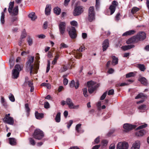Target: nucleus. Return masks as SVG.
<instances>
[{"label": "nucleus", "instance_id": "40", "mask_svg": "<svg viewBox=\"0 0 149 149\" xmlns=\"http://www.w3.org/2000/svg\"><path fill=\"white\" fill-rule=\"evenodd\" d=\"M41 85L42 86H45L49 89L51 88V86L49 83H43L41 84Z\"/></svg>", "mask_w": 149, "mask_h": 149}, {"label": "nucleus", "instance_id": "12", "mask_svg": "<svg viewBox=\"0 0 149 149\" xmlns=\"http://www.w3.org/2000/svg\"><path fill=\"white\" fill-rule=\"evenodd\" d=\"M129 146L127 143L124 142H120L117 145V149H128Z\"/></svg>", "mask_w": 149, "mask_h": 149}, {"label": "nucleus", "instance_id": "37", "mask_svg": "<svg viewBox=\"0 0 149 149\" xmlns=\"http://www.w3.org/2000/svg\"><path fill=\"white\" fill-rule=\"evenodd\" d=\"M9 98L10 100L12 102H14L15 101L14 97L11 93H10L9 95Z\"/></svg>", "mask_w": 149, "mask_h": 149}, {"label": "nucleus", "instance_id": "8", "mask_svg": "<svg viewBox=\"0 0 149 149\" xmlns=\"http://www.w3.org/2000/svg\"><path fill=\"white\" fill-rule=\"evenodd\" d=\"M70 37L72 39L75 38L77 36L76 30L75 28L73 27H69L67 29Z\"/></svg>", "mask_w": 149, "mask_h": 149}, {"label": "nucleus", "instance_id": "64", "mask_svg": "<svg viewBox=\"0 0 149 149\" xmlns=\"http://www.w3.org/2000/svg\"><path fill=\"white\" fill-rule=\"evenodd\" d=\"M82 36L83 39H85L87 37V34L86 33H82Z\"/></svg>", "mask_w": 149, "mask_h": 149}, {"label": "nucleus", "instance_id": "49", "mask_svg": "<svg viewBox=\"0 0 149 149\" xmlns=\"http://www.w3.org/2000/svg\"><path fill=\"white\" fill-rule=\"evenodd\" d=\"M50 61H48V64H47V70H46V72H47V73L50 70Z\"/></svg>", "mask_w": 149, "mask_h": 149}, {"label": "nucleus", "instance_id": "42", "mask_svg": "<svg viewBox=\"0 0 149 149\" xmlns=\"http://www.w3.org/2000/svg\"><path fill=\"white\" fill-rule=\"evenodd\" d=\"M138 67L141 71H143L145 70L144 66L143 65L139 64L138 65Z\"/></svg>", "mask_w": 149, "mask_h": 149}, {"label": "nucleus", "instance_id": "35", "mask_svg": "<svg viewBox=\"0 0 149 149\" xmlns=\"http://www.w3.org/2000/svg\"><path fill=\"white\" fill-rule=\"evenodd\" d=\"M26 36V34L25 30L24 29L22 33L20 38L21 39H24Z\"/></svg>", "mask_w": 149, "mask_h": 149}, {"label": "nucleus", "instance_id": "30", "mask_svg": "<svg viewBox=\"0 0 149 149\" xmlns=\"http://www.w3.org/2000/svg\"><path fill=\"white\" fill-rule=\"evenodd\" d=\"M25 110L27 113V116H29V115L30 109L29 106V105L28 104H26L25 105Z\"/></svg>", "mask_w": 149, "mask_h": 149}, {"label": "nucleus", "instance_id": "16", "mask_svg": "<svg viewBox=\"0 0 149 149\" xmlns=\"http://www.w3.org/2000/svg\"><path fill=\"white\" fill-rule=\"evenodd\" d=\"M3 120L6 123L11 125H13L14 123L13 119L12 117L6 116L3 119Z\"/></svg>", "mask_w": 149, "mask_h": 149}, {"label": "nucleus", "instance_id": "1", "mask_svg": "<svg viewBox=\"0 0 149 149\" xmlns=\"http://www.w3.org/2000/svg\"><path fill=\"white\" fill-rule=\"evenodd\" d=\"M146 37V33L143 31H140L139 32L136 36L129 38L127 41V44L136 43L139 41L143 40Z\"/></svg>", "mask_w": 149, "mask_h": 149}, {"label": "nucleus", "instance_id": "10", "mask_svg": "<svg viewBox=\"0 0 149 149\" xmlns=\"http://www.w3.org/2000/svg\"><path fill=\"white\" fill-rule=\"evenodd\" d=\"M66 23L65 22H61L58 24L59 31L60 35H63L65 33Z\"/></svg>", "mask_w": 149, "mask_h": 149}, {"label": "nucleus", "instance_id": "15", "mask_svg": "<svg viewBox=\"0 0 149 149\" xmlns=\"http://www.w3.org/2000/svg\"><path fill=\"white\" fill-rule=\"evenodd\" d=\"M88 15L90 19H94L95 13L94 11V7L93 6H91L89 8Z\"/></svg>", "mask_w": 149, "mask_h": 149}, {"label": "nucleus", "instance_id": "50", "mask_svg": "<svg viewBox=\"0 0 149 149\" xmlns=\"http://www.w3.org/2000/svg\"><path fill=\"white\" fill-rule=\"evenodd\" d=\"M134 75V73L133 72H130L126 74V77L128 78L133 76Z\"/></svg>", "mask_w": 149, "mask_h": 149}, {"label": "nucleus", "instance_id": "45", "mask_svg": "<svg viewBox=\"0 0 149 149\" xmlns=\"http://www.w3.org/2000/svg\"><path fill=\"white\" fill-rule=\"evenodd\" d=\"M100 4V0H96L95 6L97 9L99 8Z\"/></svg>", "mask_w": 149, "mask_h": 149}, {"label": "nucleus", "instance_id": "34", "mask_svg": "<svg viewBox=\"0 0 149 149\" xmlns=\"http://www.w3.org/2000/svg\"><path fill=\"white\" fill-rule=\"evenodd\" d=\"M146 106L144 104L140 106L139 107V109L141 112H143L146 110Z\"/></svg>", "mask_w": 149, "mask_h": 149}, {"label": "nucleus", "instance_id": "36", "mask_svg": "<svg viewBox=\"0 0 149 149\" xmlns=\"http://www.w3.org/2000/svg\"><path fill=\"white\" fill-rule=\"evenodd\" d=\"M27 40L28 44L29 46H31L32 45L33 40L32 38L30 37H29L28 38Z\"/></svg>", "mask_w": 149, "mask_h": 149}, {"label": "nucleus", "instance_id": "53", "mask_svg": "<svg viewBox=\"0 0 149 149\" xmlns=\"http://www.w3.org/2000/svg\"><path fill=\"white\" fill-rule=\"evenodd\" d=\"M73 123V121L72 120H70L68 123L67 127L69 129Z\"/></svg>", "mask_w": 149, "mask_h": 149}, {"label": "nucleus", "instance_id": "3", "mask_svg": "<svg viewBox=\"0 0 149 149\" xmlns=\"http://www.w3.org/2000/svg\"><path fill=\"white\" fill-rule=\"evenodd\" d=\"M14 2V1L10 2L9 3V8L8 9L9 13L11 15L13 16L17 15L18 12V6L13 8Z\"/></svg>", "mask_w": 149, "mask_h": 149}, {"label": "nucleus", "instance_id": "9", "mask_svg": "<svg viewBox=\"0 0 149 149\" xmlns=\"http://www.w3.org/2000/svg\"><path fill=\"white\" fill-rule=\"evenodd\" d=\"M15 69L13 70L12 75L13 78H17L19 76V72L21 70L22 68L19 65L17 64L15 66Z\"/></svg>", "mask_w": 149, "mask_h": 149}, {"label": "nucleus", "instance_id": "52", "mask_svg": "<svg viewBox=\"0 0 149 149\" xmlns=\"http://www.w3.org/2000/svg\"><path fill=\"white\" fill-rule=\"evenodd\" d=\"M102 143L103 146H106L107 145L108 141L106 140H103L102 141Z\"/></svg>", "mask_w": 149, "mask_h": 149}, {"label": "nucleus", "instance_id": "28", "mask_svg": "<svg viewBox=\"0 0 149 149\" xmlns=\"http://www.w3.org/2000/svg\"><path fill=\"white\" fill-rule=\"evenodd\" d=\"M81 124H77L75 127V130H76L77 131L78 133H80L81 132V131H80V129L81 128ZM84 132V130H82L81 131V132Z\"/></svg>", "mask_w": 149, "mask_h": 149}, {"label": "nucleus", "instance_id": "24", "mask_svg": "<svg viewBox=\"0 0 149 149\" xmlns=\"http://www.w3.org/2000/svg\"><path fill=\"white\" fill-rule=\"evenodd\" d=\"M9 141L10 144L12 146L15 145L16 144V140L14 138H9Z\"/></svg>", "mask_w": 149, "mask_h": 149}, {"label": "nucleus", "instance_id": "48", "mask_svg": "<svg viewBox=\"0 0 149 149\" xmlns=\"http://www.w3.org/2000/svg\"><path fill=\"white\" fill-rule=\"evenodd\" d=\"M1 102L2 104L4 106H6V102H5L4 99L3 97H1Z\"/></svg>", "mask_w": 149, "mask_h": 149}, {"label": "nucleus", "instance_id": "58", "mask_svg": "<svg viewBox=\"0 0 149 149\" xmlns=\"http://www.w3.org/2000/svg\"><path fill=\"white\" fill-rule=\"evenodd\" d=\"M68 82V80L66 78H64L63 79V84L65 85L67 84Z\"/></svg>", "mask_w": 149, "mask_h": 149}, {"label": "nucleus", "instance_id": "5", "mask_svg": "<svg viewBox=\"0 0 149 149\" xmlns=\"http://www.w3.org/2000/svg\"><path fill=\"white\" fill-rule=\"evenodd\" d=\"M87 86L88 87V92L90 93H93L96 89L98 87L97 84L92 81L87 82Z\"/></svg>", "mask_w": 149, "mask_h": 149}, {"label": "nucleus", "instance_id": "27", "mask_svg": "<svg viewBox=\"0 0 149 149\" xmlns=\"http://www.w3.org/2000/svg\"><path fill=\"white\" fill-rule=\"evenodd\" d=\"M28 17L30 19H37V17L35 12H32L28 15Z\"/></svg>", "mask_w": 149, "mask_h": 149}, {"label": "nucleus", "instance_id": "63", "mask_svg": "<svg viewBox=\"0 0 149 149\" xmlns=\"http://www.w3.org/2000/svg\"><path fill=\"white\" fill-rule=\"evenodd\" d=\"M48 25V23L47 22H45L43 24V27L45 29L47 28Z\"/></svg>", "mask_w": 149, "mask_h": 149}, {"label": "nucleus", "instance_id": "17", "mask_svg": "<svg viewBox=\"0 0 149 149\" xmlns=\"http://www.w3.org/2000/svg\"><path fill=\"white\" fill-rule=\"evenodd\" d=\"M51 8V4H48L46 5L45 10V13L46 15H49L50 14Z\"/></svg>", "mask_w": 149, "mask_h": 149}, {"label": "nucleus", "instance_id": "38", "mask_svg": "<svg viewBox=\"0 0 149 149\" xmlns=\"http://www.w3.org/2000/svg\"><path fill=\"white\" fill-rule=\"evenodd\" d=\"M82 90L83 91V94L84 96L86 97H87L88 96V95L87 94V88H84L82 89Z\"/></svg>", "mask_w": 149, "mask_h": 149}, {"label": "nucleus", "instance_id": "51", "mask_svg": "<svg viewBox=\"0 0 149 149\" xmlns=\"http://www.w3.org/2000/svg\"><path fill=\"white\" fill-rule=\"evenodd\" d=\"M75 83L74 80H72L70 83V86L71 88L74 87Z\"/></svg>", "mask_w": 149, "mask_h": 149}, {"label": "nucleus", "instance_id": "33", "mask_svg": "<svg viewBox=\"0 0 149 149\" xmlns=\"http://www.w3.org/2000/svg\"><path fill=\"white\" fill-rule=\"evenodd\" d=\"M67 70V67L65 65H63L61 66L59 71L61 72H62L65 71Z\"/></svg>", "mask_w": 149, "mask_h": 149}, {"label": "nucleus", "instance_id": "20", "mask_svg": "<svg viewBox=\"0 0 149 149\" xmlns=\"http://www.w3.org/2000/svg\"><path fill=\"white\" fill-rule=\"evenodd\" d=\"M66 103L68 106L69 108L70 109H72L74 104L72 102L70 98H68L66 100Z\"/></svg>", "mask_w": 149, "mask_h": 149}, {"label": "nucleus", "instance_id": "62", "mask_svg": "<svg viewBox=\"0 0 149 149\" xmlns=\"http://www.w3.org/2000/svg\"><path fill=\"white\" fill-rule=\"evenodd\" d=\"M79 105H73V107H72V109H77L79 108Z\"/></svg>", "mask_w": 149, "mask_h": 149}, {"label": "nucleus", "instance_id": "19", "mask_svg": "<svg viewBox=\"0 0 149 149\" xmlns=\"http://www.w3.org/2000/svg\"><path fill=\"white\" fill-rule=\"evenodd\" d=\"M140 147V141H135L132 145L131 149H139Z\"/></svg>", "mask_w": 149, "mask_h": 149}, {"label": "nucleus", "instance_id": "21", "mask_svg": "<svg viewBox=\"0 0 149 149\" xmlns=\"http://www.w3.org/2000/svg\"><path fill=\"white\" fill-rule=\"evenodd\" d=\"M135 32V31L134 30H131L126 32L123 33L122 36H127L131 35L134 34Z\"/></svg>", "mask_w": 149, "mask_h": 149}, {"label": "nucleus", "instance_id": "56", "mask_svg": "<svg viewBox=\"0 0 149 149\" xmlns=\"http://www.w3.org/2000/svg\"><path fill=\"white\" fill-rule=\"evenodd\" d=\"M126 46L127 47V48L128 49H130L132 48H133L135 46L133 44L128 45Z\"/></svg>", "mask_w": 149, "mask_h": 149}, {"label": "nucleus", "instance_id": "29", "mask_svg": "<svg viewBox=\"0 0 149 149\" xmlns=\"http://www.w3.org/2000/svg\"><path fill=\"white\" fill-rule=\"evenodd\" d=\"M61 11V9L58 7H56L54 9V13L57 15H59Z\"/></svg>", "mask_w": 149, "mask_h": 149}, {"label": "nucleus", "instance_id": "32", "mask_svg": "<svg viewBox=\"0 0 149 149\" xmlns=\"http://www.w3.org/2000/svg\"><path fill=\"white\" fill-rule=\"evenodd\" d=\"M146 97L147 96L146 95H144L143 93H141L137 95L135 97V98L136 99H137L140 98H146Z\"/></svg>", "mask_w": 149, "mask_h": 149}, {"label": "nucleus", "instance_id": "11", "mask_svg": "<svg viewBox=\"0 0 149 149\" xmlns=\"http://www.w3.org/2000/svg\"><path fill=\"white\" fill-rule=\"evenodd\" d=\"M33 82L32 81L29 80L28 77H26L25 78V81L24 83V85L26 86L28 85L29 87H31L30 91L31 92H33L34 89V88L33 85Z\"/></svg>", "mask_w": 149, "mask_h": 149}, {"label": "nucleus", "instance_id": "55", "mask_svg": "<svg viewBox=\"0 0 149 149\" xmlns=\"http://www.w3.org/2000/svg\"><path fill=\"white\" fill-rule=\"evenodd\" d=\"M44 107L45 108H48L49 107V104L48 102H45L44 103Z\"/></svg>", "mask_w": 149, "mask_h": 149}, {"label": "nucleus", "instance_id": "43", "mask_svg": "<svg viewBox=\"0 0 149 149\" xmlns=\"http://www.w3.org/2000/svg\"><path fill=\"white\" fill-rule=\"evenodd\" d=\"M68 46L66 44L64 43H61L60 45V48L62 49L63 48H65L68 47Z\"/></svg>", "mask_w": 149, "mask_h": 149}, {"label": "nucleus", "instance_id": "6", "mask_svg": "<svg viewBox=\"0 0 149 149\" xmlns=\"http://www.w3.org/2000/svg\"><path fill=\"white\" fill-rule=\"evenodd\" d=\"M85 50V47L84 46H81L77 50H74L72 52V54L74 55L75 57L77 58H79L81 57L82 54L81 52Z\"/></svg>", "mask_w": 149, "mask_h": 149}, {"label": "nucleus", "instance_id": "54", "mask_svg": "<svg viewBox=\"0 0 149 149\" xmlns=\"http://www.w3.org/2000/svg\"><path fill=\"white\" fill-rule=\"evenodd\" d=\"M114 91L113 89H111L108 91V95H113L114 94Z\"/></svg>", "mask_w": 149, "mask_h": 149}, {"label": "nucleus", "instance_id": "59", "mask_svg": "<svg viewBox=\"0 0 149 149\" xmlns=\"http://www.w3.org/2000/svg\"><path fill=\"white\" fill-rule=\"evenodd\" d=\"M115 144L113 143L111 144L110 146L109 149H115Z\"/></svg>", "mask_w": 149, "mask_h": 149}, {"label": "nucleus", "instance_id": "31", "mask_svg": "<svg viewBox=\"0 0 149 149\" xmlns=\"http://www.w3.org/2000/svg\"><path fill=\"white\" fill-rule=\"evenodd\" d=\"M61 113L60 112H58L56 117L55 120L56 121L57 123H59L60 121L61 118Z\"/></svg>", "mask_w": 149, "mask_h": 149}, {"label": "nucleus", "instance_id": "46", "mask_svg": "<svg viewBox=\"0 0 149 149\" xmlns=\"http://www.w3.org/2000/svg\"><path fill=\"white\" fill-rule=\"evenodd\" d=\"M70 24L72 26H76L77 25V23L75 21L73 20L70 22Z\"/></svg>", "mask_w": 149, "mask_h": 149}, {"label": "nucleus", "instance_id": "26", "mask_svg": "<svg viewBox=\"0 0 149 149\" xmlns=\"http://www.w3.org/2000/svg\"><path fill=\"white\" fill-rule=\"evenodd\" d=\"M36 118L37 119H40L43 117V114L37 112H36L35 113Z\"/></svg>", "mask_w": 149, "mask_h": 149}, {"label": "nucleus", "instance_id": "57", "mask_svg": "<svg viewBox=\"0 0 149 149\" xmlns=\"http://www.w3.org/2000/svg\"><path fill=\"white\" fill-rule=\"evenodd\" d=\"M38 37L39 38L43 39L45 38V36L43 34H41L38 35Z\"/></svg>", "mask_w": 149, "mask_h": 149}, {"label": "nucleus", "instance_id": "60", "mask_svg": "<svg viewBox=\"0 0 149 149\" xmlns=\"http://www.w3.org/2000/svg\"><path fill=\"white\" fill-rule=\"evenodd\" d=\"M79 84L78 81H77L75 82L74 87L76 89H77L79 87Z\"/></svg>", "mask_w": 149, "mask_h": 149}, {"label": "nucleus", "instance_id": "4", "mask_svg": "<svg viewBox=\"0 0 149 149\" xmlns=\"http://www.w3.org/2000/svg\"><path fill=\"white\" fill-rule=\"evenodd\" d=\"M118 2L116 1H113L109 9H107L105 12L106 15H111L115 12L116 7L118 5Z\"/></svg>", "mask_w": 149, "mask_h": 149}, {"label": "nucleus", "instance_id": "25", "mask_svg": "<svg viewBox=\"0 0 149 149\" xmlns=\"http://www.w3.org/2000/svg\"><path fill=\"white\" fill-rule=\"evenodd\" d=\"M146 133L145 131L144 130H141L136 133V135L138 136H141L143 135Z\"/></svg>", "mask_w": 149, "mask_h": 149}, {"label": "nucleus", "instance_id": "61", "mask_svg": "<svg viewBox=\"0 0 149 149\" xmlns=\"http://www.w3.org/2000/svg\"><path fill=\"white\" fill-rule=\"evenodd\" d=\"M129 84H128V83H126L125 82H123L121 84H120V85L118 84V85H119L120 86H124L125 85H128Z\"/></svg>", "mask_w": 149, "mask_h": 149}, {"label": "nucleus", "instance_id": "2", "mask_svg": "<svg viewBox=\"0 0 149 149\" xmlns=\"http://www.w3.org/2000/svg\"><path fill=\"white\" fill-rule=\"evenodd\" d=\"M34 56H31L29 57L28 61L26 62V67L30 70V74L31 75L33 72L35 73H37V71L39 68L38 65L33 66V63L34 61Z\"/></svg>", "mask_w": 149, "mask_h": 149}, {"label": "nucleus", "instance_id": "44", "mask_svg": "<svg viewBox=\"0 0 149 149\" xmlns=\"http://www.w3.org/2000/svg\"><path fill=\"white\" fill-rule=\"evenodd\" d=\"M147 126V124H145L143 125H142L140 126H139L138 127L136 128V129H142L143 128H145Z\"/></svg>", "mask_w": 149, "mask_h": 149}, {"label": "nucleus", "instance_id": "39", "mask_svg": "<svg viewBox=\"0 0 149 149\" xmlns=\"http://www.w3.org/2000/svg\"><path fill=\"white\" fill-rule=\"evenodd\" d=\"M139 9L136 7H133L131 10V12L133 14H134L136 13L139 10Z\"/></svg>", "mask_w": 149, "mask_h": 149}, {"label": "nucleus", "instance_id": "22", "mask_svg": "<svg viewBox=\"0 0 149 149\" xmlns=\"http://www.w3.org/2000/svg\"><path fill=\"white\" fill-rule=\"evenodd\" d=\"M112 61L111 63L112 64L114 65H117L118 63V58L116 57L115 56H113L112 57Z\"/></svg>", "mask_w": 149, "mask_h": 149}, {"label": "nucleus", "instance_id": "23", "mask_svg": "<svg viewBox=\"0 0 149 149\" xmlns=\"http://www.w3.org/2000/svg\"><path fill=\"white\" fill-rule=\"evenodd\" d=\"M139 80L141 84H143L144 85L147 86L148 84L147 80L144 77H142L139 78Z\"/></svg>", "mask_w": 149, "mask_h": 149}, {"label": "nucleus", "instance_id": "18", "mask_svg": "<svg viewBox=\"0 0 149 149\" xmlns=\"http://www.w3.org/2000/svg\"><path fill=\"white\" fill-rule=\"evenodd\" d=\"M102 47L103 48V51H106L108 47H109V42L108 39L105 40L102 44Z\"/></svg>", "mask_w": 149, "mask_h": 149}, {"label": "nucleus", "instance_id": "47", "mask_svg": "<svg viewBox=\"0 0 149 149\" xmlns=\"http://www.w3.org/2000/svg\"><path fill=\"white\" fill-rule=\"evenodd\" d=\"M107 93V91L105 92L101 97L100 100H104L106 97Z\"/></svg>", "mask_w": 149, "mask_h": 149}, {"label": "nucleus", "instance_id": "7", "mask_svg": "<svg viewBox=\"0 0 149 149\" xmlns=\"http://www.w3.org/2000/svg\"><path fill=\"white\" fill-rule=\"evenodd\" d=\"M33 136L36 139L40 140L43 137L44 134L42 131L39 129H37L35 130Z\"/></svg>", "mask_w": 149, "mask_h": 149}, {"label": "nucleus", "instance_id": "41", "mask_svg": "<svg viewBox=\"0 0 149 149\" xmlns=\"http://www.w3.org/2000/svg\"><path fill=\"white\" fill-rule=\"evenodd\" d=\"M30 143L32 146H34L36 144V142L35 140L32 138L29 139Z\"/></svg>", "mask_w": 149, "mask_h": 149}, {"label": "nucleus", "instance_id": "14", "mask_svg": "<svg viewBox=\"0 0 149 149\" xmlns=\"http://www.w3.org/2000/svg\"><path fill=\"white\" fill-rule=\"evenodd\" d=\"M83 12V9L81 6H79L75 8L73 12L74 16H77L80 15Z\"/></svg>", "mask_w": 149, "mask_h": 149}, {"label": "nucleus", "instance_id": "13", "mask_svg": "<svg viewBox=\"0 0 149 149\" xmlns=\"http://www.w3.org/2000/svg\"><path fill=\"white\" fill-rule=\"evenodd\" d=\"M136 127V126L134 125H132L129 123H126L124 124L123 127L125 131L127 132L135 128Z\"/></svg>", "mask_w": 149, "mask_h": 149}]
</instances>
